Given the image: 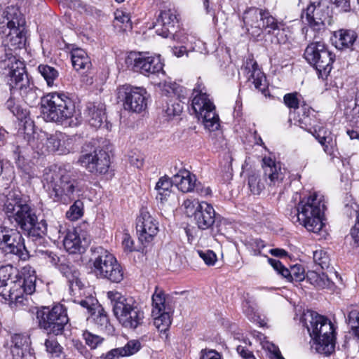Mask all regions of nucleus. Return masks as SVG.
Wrapping results in <instances>:
<instances>
[{"label": "nucleus", "mask_w": 359, "mask_h": 359, "mask_svg": "<svg viewBox=\"0 0 359 359\" xmlns=\"http://www.w3.org/2000/svg\"><path fill=\"white\" fill-rule=\"evenodd\" d=\"M4 211L11 224L20 228L22 231L33 239L48 236L56 242L65 233V228L56 219L38 221L34 208L31 205L27 197L19 191H11L4 205Z\"/></svg>", "instance_id": "nucleus-1"}, {"label": "nucleus", "mask_w": 359, "mask_h": 359, "mask_svg": "<svg viewBox=\"0 0 359 359\" xmlns=\"http://www.w3.org/2000/svg\"><path fill=\"white\" fill-rule=\"evenodd\" d=\"M44 187L55 202L68 204L83 191L81 182L76 175L49 170L43 175Z\"/></svg>", "instance_id": "nucleus-2"}, {"label": "nucleus", "mask_w": 359, "mask_h": 359, "mask_svg": "<svg viewBox=\"0 0 359 359\" xmlns=\"http://www.w3.org/2000/svg\"><path fill=\"white\" fill-rule=\"evenodd\" d=\"M304 323L312 340V348L325 355H330L335 348V332L332 322L315 312L304 315Z\"/></svg>", "instance_id": "nucleus-3"}, {"label": "nucleus", "mask_w": 359, "mask_h": 359, "mask_svg": "<svg viewBox=\"0 0 359 359\" xmlns=\"http://www.w3.org/2000/svg\"><path fill=\"white\" fill-rule=\"evenodd\" d=\"M14 269L11 265L0 267V295L13 307L25 304V295L35 291L36 276H29L17 281L11 280Z\"/></svg>", "instance_id": "nucleus-4"}, {"label": "nucleus", "mask_w": 359, "mask_h": 359, "mask_svg": "<svg viewBox=\"0 0 359 359\" xmlns=\"http://www.w3.org/2000/svg\"><path fill=\"white\" fill-rule=\"evenodd\" d=\"M325 208L322 196L313 193L299 201L294 215L291 216V220L293 223L299 222L309 231L318 233L324 226L323 217Z\"/></svg>", "instance_id": "nucleus-5"}, {"label": "nucleus", "mask_w": 359, "mask_h": 359, "mask_svg": "<svg viewBox=\"0 0 359 359\" xmlns=\"http://www.w3.org/2000/svg\"><path fill=\"white\" fill-rule=\"evenodd\" d=\"M5 63L8 68L7 83L11 94L18 90L25 102L29 105L34 104L39 98V90L31 83L24 62L15 56H11Z\"/></svg>", "instance_id": "nucleus-6"}, {"label": "nucleus", "mask_w": 359, "mask_h": 359, "mask_svg": "<svg viewBox=\"0 0 359 359\" xmlns=\"http://www.w3.org/2000/svg\"><path fill=\"white\" fill-rule=\"evenodd\" d=\"M107 297L111 301L114 316L124 327L135 330L143 323L144 311L132 297L126 298L116 291L108 292Z\"/></svg>", "instance_id": "nucleus-7"}, {"label": "nucleus", "mask_w": 359, "mask_h": 359, "mask_svg": "<svg viewBox=\"0 0 359 359\" xmlns=\"http://www.w3.org/2000/svg\"><path fill=\"white\" fill-rule=\"evenodd\" d=\"M41 109L46 121L62 123L73 117L75 104L65 94L55 92L41 98Z\"/></svg>", "instance_id": "nucleus-8"}, {"label": "nucleus", "mask_w": 359, "mask_h": 359, "mask_svg": "<svg viewBox=\"0 0 359 359\" xmlns=\"http://www.w3.org/2000/svg\"><path fill=\"white\" fill-rule=\"evenodd\" d=\"M36 319L39 328L53 336L62 335L69 322L67 310L62 304L55 305L51 309L43 307L38 310Z\"/></svg>", "instance_id": "nucleus-9"}, {"label": "nucleus", "mask_w": 359, "mask_h": 359, "mask_svg": "<svg viewBox=\"0 0 359 359\" xmlns=\"http://www.w3.org/2000/svg\"><path fill=\"white\" fill-rule=\"evenodd\" d=\"M194 95L191 102V109L198 119H201L205 129L210 132L219 130V118L215 111V106L206 93H203L201 86L194 89Z\"/></svg>", "instance_id": "nucleus-10"}, {"label": "nucleus", "mask_w": 359, "mask_h": 359, "mask_svg": "<svg viewBox=\"0 0 359 359\" xmlns=\"http://www.w3.org/2000/svg\"><path fill=\"white\" fill-rule=\"evenodd\" d=\"M305 59L311 65L314 66L318 76L326 79L332 69V63L335 55L320 41L309 43L304 52Z\"/></svg>", "instance_id": "nucleus-11"}, {"label": "nucleus", "mask_w": 359, "mask_h": 359, "mask_svg": "<svg viewBox=\"0 0 359 359\" xmlns=\"http://www.w3.org/2000/svg\"><path fill=\"white\" fill-rule=\"evenodd\" d=\"M0 251L5 255H15L22 260L29 257L24 238L16 229L0 228Z\"/></svg>", "instance_id": "nucleus-12"}, {"label": "nucleus", "mask_w": 359, "mask_h": 359, "mask_svg": "<svg viewBox=\"0 0 359 359\" xmlns=\"http://www.w3.org/2000/svg\"><path fill=\"white\" fill-rule=\"evenodd\" d=\"M127 67L145 76L163 72V64L160 57L146 56L141 53L131 52L125 59Z\"/></svg>", "instance_id": "nucleus-13"}, {"label": "nucleus", "mask_w": 359, "mask_h": 359, "mask_svg": "<svg viewBox=\"0 0 359 359\" xmlns=\"http://www.w3.org/2000/svg\"><path fill=\"white\" fill-rule=\"evenodd\" d=\"M147 92L144 88L123 85L117 89V98L127 111L140 113L147 107Z\"/></svg>", "instance_id": "nucleus-14"}, {"label": "nucleus", "mask_w": 359, "mask_h": 359, "mask_svg": "<svg viewBox=\"0 0 359 359\" xmlns=\"http://www.w3.org/2000/svg\"><path fill=\"white\" fill-rule=\"evenodd\" d=\"M78 162L89 172L96 175L106 174L111 163L108 152L101 149H95L92 152L83 154Z\"/></svg>", "instance_id": "nucleus-15"}, {"label": "nucleus", "mask_w": 359, "mask_h": 359, "mask_svg": "<svg viewBox=\"0 0 359 359\" xmlns=\"http://www.w3.org/2000/svg\"><path fill=\"white\" fill-rule=\"evenodd\" d=\"M136 229L139 240L144 245L151 243L158 232V222L147 208L140 209Z\"/></svg>", "instance_id": "nucleus-16"}, {"label": "nucleus", "mask_w": 359, "mask_h": 359, "mask_svg": "<svg viewBox=\"0 0 359 359\" xmlns=\"http://www.w3.org/2000/svg\"><path fill=\"white\" fill-rule=\"evenodd\" d=\"M302 18L305 16L310 29L306 33H321L325 31V20L327 18V6L321 3H311L302 13Z\"/></svg>", "instance_id": "nucleus-17"}, {"label": "nucleus", "mask_w": 359, "mask_h": 359, "mask_svg": "<svg viewBox=\"0 0 359 359\" xmlns=\"http://www.w3.org/2000/svg\"><path fill=\"white\" fill-rule=\"evenodd\" d=\"M77 302L87 310L93 322L100 330H106L108 329L110 323L107 313L102 305L99 304L97 299L88 296L84 299L79 300Z\"/></svg>", "instance_id": "nucleus-18"}, {"label": "nucleus", "mask_w": 359, "mask_h": 359, "mask_svg": "<svg viewBox=\"0 0 359 359\" xmlns=\"http://www.w3.org/2000/svg\"><path fill=\"white\" fill-rule=\"evenodd\" d=\"M262 168L265 181L270 187H278L289 174L280 162H276L271 157L263 158Z\"/></svg>", "instance_id": "nucleus-19"}, {"label": "nucleus", "mask_w": 359, "mask_h": 359, "mask_svg": "<svg viewBox=\"0 0 359 359\" xmlns=\"http://www.w3.org/2000/svg\"><path fill=\"white\" fill-rule=\"evenodd\" d=\"M90 260L93 262V273L100 278L105 271H108L110 264L115 263V257L103 248L99 247L93 251Z\"/></svg>", "instance_id": "nucleus-20"}, {"label": "nucleus", "mask_w": 359, "mask_h": 359, "mask_svg": "<svg viewBox=\"0 0 359 359\" xmlns=\"http://www.w3.org/2000/svg\"><path fill=\"white\" fill-rule=\"evenodd\" d=\"M177 22L175 11L168 9L162 11L154 25L156 33L162 37L167 38L173 34L175 25Z\"/></svg>", "instance_id": "nucleus-21"}, {"label": "nucleus", "mask_w": 359, "mask_h": 359, "mask_svg": "<svg viewBox=\"0 0 359 359\" xmlns=\"http://www.w3.org/2000/svg\"><path fill=\"white\" fill-rule=\"evenodd\" d=\"M194 220L200 229L206 230L211 228L215 222V211L212 205L204 201L198 204Z\"/></svg>", "instance_id": "nucleus-22"}, {"label": "nucleus", "mask_w": 359, "mask_h": 359, "mask_svg": "<svg viewBox=\"0 0 359 359\" xmlns=\"http://www.w3.org/2000/svg\"><path fill=\"white\" fill-rule=\"evenodd\" d=\"M57 269L67 279L72 292L80 290L83 287V285L79 278L80 272L79 269L66 257L61 259V263L57 266Z\"/></svg>", "instance_id": "nucleus-23"}, {"label": "nucleus", "mask_w": 359, "mask_h": 359, "mask_svg": "<svg viewBox=\"0 0 359 359\" xmlns=\"http://www.w3.org/2000/svg\"><path fill=\"white\" fill-rule=\"evenodd\" d=\"M335 46L337 48H351L359 52V38L354 30L341 29L334 32Z\"/></svg>", "instance_id": "nucleus-24"}, {"label": "nucleus", "mask_w": 359, "mask_h": 359, "mask_svg": "<svg viewBox=\"0 0 359 359\" xmlns=\"http://www.w3.org/2000/svg\"><path fill=\"white\" fill-rule=\"evenodd\" d=\"M105 105L102 102H89L86 105L85 116L90 126L99 128L106 119Z\"/></svg>", "instance_id": "nucleus-25"}, {"label": "nucleus", "mask_w": 359, "mask_h": 359, "mask_svg": "<svg viewBox=\"0 0 359 359\" xmlns=\"http://www.w3.org/2000/svg\"><path fill=\"white\" fill-rule=\"evenodd\" d=\"M70 142L67 137L62 133H55L46 137L45 145L48 152H58L59 154L69 153Z\"/></svg>", "instance_id": "nucleus-26"}, {"label": "nucleus", "mask_w": 359, "mask_h": 359, "mask_svg": "<svg viewBox=\"0 0 359 359\" xmlns=\"http://www.w3.org/2000/svg\"><path fill=\"white\" fill-rule=\"evenodd\" d=\"M3 23L6 20L9 29L25 28V18L20 11L15 6H8L3 12Z\"/></svg>", "instance_id": "nucleus-27"}, {"label": "nucleus", "mask_w": 359, "mask_h": 359, "mask_svg": "<svg viewBox=\"0 0 359 359\" xmlns=\"http://www.w3.org/2000/svg\"><path fill=\"white\" fill-rule=\"evenodd\" d=\"M172 178L174 184L182 192L188 193L194 191L196 177L189 170H180Z\"/></svg>", "instance_id": "nucleus-28"}, {"label": "nucleus", "mask_w": 359, "mask_h": 359, "mask_svg": "<svg viewBox=\"0 0 359 359\" xmlns=\"http://www.w3.org/2000/svg\"><path fill=\"white\" fill-rule=\"evenodd\" d=\"M30 344L29 337L26 334H15L11 337V353L14 359H22Z\"/></svg>", "instance_id": "nucleus-29"}, {"label": "nucleus", "mask_w": 359, "mask_h": 359, "mask_svg": "<svg viewBox=\"0 0 359 359\" xmlns=\"http://www.w3.org/2000/svg\"><path fill=\"white\" fill-rule=\"evenodd\" d=\"M87 244L86 238L81 240L79 234L76 231H69L63 240V245L65 250L71 254L81 252L84 250Z\"/></svg>", "instance_id": "nucleus-30"}, {"label": "nucleus", "mask_w": 359, "mask_h": 359, "mask_svg": "<svg viewBox=\"0 0 359 359\" xmlns=\"http://www.w3.org/2000/svg\"><path fill=\"white\" fill-rule=\"evenodd\" d=\"M71 59L73 67L76 71L87 72L91 68L92 63L87 53L81 48H75L71 50Z\"/></svg>", "instance_id": "nucleus-31"}, {"label": "nucleus", "mask_w": 359, "mask_h": 359, "mask_svg": "<svg viewBox=\"0 0 359 359\" xmlns=\"http://www.w3.org/2000/svg\"><path fill=\"white\" fill-rule=\"evenodd\" d=\"M248 74V81L252 84L255 89L266 95L267 89V83L264 73L259 69L256 62L252 65L251 69L249 68Z\"/></svg>", "instance_id": "nucleus-32"}, {"label": "nucleus", "mask_w": 359, "mask_h": 359, "mask_svg": "<svg viewBox=\"0 0 359 359\" xmlns=\"http://www.w3.org/2000/svg\"><path fill=\"white\" fill-rule=\"evenodd\" d=\"M284 26L282 22L278 21L268 10H265L259 29L266 31L269 34H278L284 30Z\"/></svg>", "instance_id": "nucleus-33"}, {"label": "nucleus", "mask_w": 359, "mask_h": 359, "mask_svg": "<svg viewBox=\"0 0 359 359\" xmlns=\"http://www.w3.org/2000/svg\"><path fill=\"white\" fill-rule=\"evenodd\" d=\"M172 184H174L173 178L171 180L166 175L161 177L155 186V190L157 192L156 200L162 203L166 201L171 194Z\"/></svg>", "instance_id": "nucleus-34"}, {"label": "nucleus", "mask_w": 359, "mask_h": 359, "mask_svg": "<svg viewBox=\"0 0 359 359\" xmlns=\"http://www.w3.org/2000/svg\"><path fill=\"white\" fill-rule=\"evenodd\" d=\"M152 310L151 316H156L159 312H170V308L166 302V294L163 291L156 288L152 295Z\"/></svg>", "instance_id": "nucleus-35"}, {"label": "nucleus", "mask_w": 359, "mask_h": 359, "mask_svg": "<svg viewBox=\"0 0 359 359\" xmlns=\"http://www.w3.org/2000/svg\"><path fill=\"white\" fill-rule=\"evenodd\" d=\"M264 11L265 10L257 8H250L245 11L243 16V22L245 26L259 29Z\"/></svg>", "instance_id": "nucleus-36"}, {"label": "nucleus", "mask_w": 359, "mask_h": 359, "mask_svg": "<svg viewBox=\"0 0 359 359\" xmlns=\"http://www.w3.org/2000/svg\"><path fill=\"white\" fill-rule=\"evenodd\" d=\"M306 278L311 284L320 289L330 287L332 285L327 274L324 272L309 271L306 273Z\"/></svg>", "instance_id": "nucleus-37"}, {"label": "nucleus", "mask_w": 359, "mask_h": 359, "mask_svg": "<svg viewBox=\"0 0 359 359\" xmlns=\"http://www.w3.org/2000/svg\"><path fill=\"white\" fill-rule=\"evenodd\" d=\"M123 268L115 258V263L110 264L108 271H105L100 278H105L112 283H118L123 280Z\"/></svg>", "instance_id": "nucleus-38"}, {"label": "nucleus", "mask_w": 359, "mask_h": 359, "mask_svg": "<svg viewBox=\"0 0 359 359\" xmlns=\"http://www.w3.org/2000/svg\"><path fill=\"white\" fill-rule=\"evenodd\" d=\"M354 338L359 341V309L351 307L346 319Z\"/></svg>", "instance_id": "nucleus-39"}, {"label": "nucleus", "mask_w": 359, "mask_h": 359, "mask_svg": "<svg viewBox=\"0 0 359 359\" xmlns=\"http://www.w3.org/2000/svg\"><path fill=\"white\" fill-rule=\"evenodd\" d=\"M25 28L10 29L6 40L14 48H21L25 42Z\"/></svg>", "instance_id": "nucleus-40"}, {"label": "nucleus", "mask_w": 359, "mask_h": 359, "mask_svg": "<svg viewBox=\"0 0 359 359\" xmlns=\"http://www.w3.org/2000/svg\"><path fill=\"white\" fill-rule=\"evenodd\" d=\"M38 72L43 77L49 86L53 85L54 81L59 75L56 69L47 65H39Z\"/></svg>", "instance_id": "nucleus-41"}, {"label": "nucleus", "mask_w": 359, "mask_h": 359, "mask_svg": "<svg viewBox=\"0 0 359 359\" xmlns=\"http://www.w3.org/2000/svg\"><path fill=\"white\" fill-rule=\"evenodd\" d=\"M114 26L119 27L123 31L132 29L129 14L123 11L117 10L114 13Z\"/></svg>", "instance_id": "nucleus-42"}, {"label": "nucleus", "mask_w": 359, "mask_h": 359, "mask_svg": "<svg viewBox=\"0 0 359 359\" xmlns=\"http://www.w3.org/2000/svg\"><path fill=\"white\" fill-rule=\"evenodd\" d=\"M152 317L154 325L161 332L165 331L171 324L170 312H159Z\"/></svg>", "instance_id": "nucleus-43"}, {"label": "nucleus", "mask_w": 359, "mask_h": 359, "mask_svg": "<svg viewBox=\"0 0 359 359\" xmlns=\"http://www.w3.org/2000/svg\"><path fill=\"white\" fill-rule=\"evenodd\" d=\"M248 186L253 194L259 195L265 188V183L259 175L253 172L248 177Z\"/></svg>", "instance_id": "nucleus-44"}, {"label": "nucleus", "mask_w": 359, "mask_h": 359, "mask_svg": "<svg viewBox=\"0 0 359 359\" xmlns=\"http://www.w3.org/2000/svg\"><path fill=\"white\" fill-rule=\"evenodd\" d=\"M83 215V203L80 200H76L66 212V217L70 221H76Z\"/></svg>", "instance_id": "nucleus-45"}, {"label": "nucleus", "mask_w": 359, "mask_h": 359, "mask_svg": "<svg viewBox=\"0 0 359 359\" xmlns=\"http://www.w3.org/2000/svg\"><path fill=\"white\" fill-rule=\"evenodd\" d=\"M320 142L319 143L323 147V151L332 158H334L337 152L336 137L332 135L330 137H320Z\"/></svg>", "instance_id": "nucleus-46"}, {"label": "nucleus", "mask_w": 359, "mask_h": 359, "mask_svg": "<svg viewBox=\"0 0 359 359\" xmlns=\"http://www.w3.org/2000/svg\"><path fill=\"white\" fill-rule=\"evenodd\" d=\"M142 347L141 342L137 339H131L121 347H118L124 357H128L137 353Z\"/></svg>", "instance_id": "nucleus-47"}, {"label": "nucleus", "mask_w": 359, "mask_h": 359, "mask_svg": "<svg viewBox=\"0 0 359 359\" xmlns=\"http://www.w3.org/2000/svg\"><path fill=\"white\" fill-rule=\"evenodd\" d=\"M38 254L41 259L57 269L61 263V259L65 257V256L59 257L56 253L50 250H39Z\"/></svg>", "instance_id": "nucleus-48"}, {"label": "nucleus", "mask_w": 359, "mask_h": 359, "mask_svg": "<svg viewBox=\"0 0 359 359\" xmlns=\"http://www.w3.org/2000/svg\"><path fill=\"white\" fill-rule=\"evenodd\" d=\"M83 337L86 344L92 349H95L104 341L103 337L93 334L87 330L83 332Z\"/></svg>", "instance_id": "nucleus-49"}, {"label": "nucleus", "mask_w": 359, "mask_h": 359, "mask_svg": "<svg viewBox=\"0 0 359 359\" xmlns=\"http://www.w3.org/2000/svg\"><path fill=\"white\" fill-rule=\"evenodd\" d=\"M48 337L45 340L44 346L46 351L55 355H58L62 352V347L55 338V336L48 335Z\"/></svg>", "instance_id": "nucleus-50"}, {"label": "nucleus", "mask_w": 359, "mask_h": 359, "mask_svg": "<svg viewBox=\"0 0 359 359\" xmlns=\"http://www.w3.org/2000/svg\"><path fill=\"white\" fill-rule=\"evenodd\" d=\"M313 261L322 269H327L330 266L329 257L327 252L323 250H317L313 252Z\"/></svg>", "instance_id": "nucleus-51"}, {"label": "nucleus", "mask_w": 359, "mask_h": 359, "mask_svg": "<svg viewBox=\"0 0 359 359\" xmlns=\"http://www.w3.org/2000/svg\"><path fill=\"white\" fill-rule=\"evenodd\" d=\"M5 106L14 116L18 118H22L25 114L24 110L20 107L15 99L11 96L9 99L6 102Z\"/></svg>", "instance_id": "nucleus-52"}, {"label": "nucleus", "mask_w": 359, "mask_h": 359, "mask_svg": "<svg viewBox=\"0 0 359 359\" xmlns=\"http://www.w3.org/2000/svg\"><path fill=\"white\" fill-rule=\"evenodd\" d=\"M297 121L302 128L311 133L313 131L314 128L317 126L314 124L316 122L314 117H311L309 115L306 114L305 112H304L302 117H300Z\"/></svg>", "instance_id": "nucleus-53"}, {"label": "nucleus", "mask_w": 359, "mask_h": 359, "mask_svg": "<svg viewBox=\"0 0 359 359\" xmlns=\"http://www.w3.org/2000/svg\"><path fill=\"white\" fill-rule=\"evenodd\" d=\"M183 107L179 102L170 101L167 104L166 108L164 109L165 115L168 118L180 115L182 111Z\"/></svg>", "instance_id": "nucleus-54"}, {"label": "nucleus", "mask_w": 359, "mask_h": 359, "mask_svg": "<svg viewBox=\"0 0 359 359\" xmlns=\"http://www.w3.org/2000/svg\"><path fill=\"white\" fill-rule=\"evenodd\" d=\"M298 93H287L284 95L283 100L285 104L289 107L290 109H299V100L298 98Z\"/></svg>", "instance_id": "nucleus-55"}, {"label": "nucleus", "mask_w": 359, "mask_h": 359, "mask_svg": "<svg viewBox=\"0 0 359 359\" xmlns=\"http://www.w3.org/2000/svg\"><path fill=\"white\" fill-rule=\"evenodd\" d=\"M198 254L207 265L212 266L217 261V255L212 250H198Z\"/></svg>", "instance_id": "nucleus-56"}, {"label": "nucleus", "mask_w": 359, "mask_h": 359, "mask_svg": "<svg viewBox=\"0 0 359 359\" xmlns=\"http://www.w3.org/2000/svg\"><path fill=\"white\" fill-rule=\"evenodd\" d=\"M268 262L274 270L283 278L290 275V270L285 268L279 260L269 258Z\"/></svg>", "instance_id": "nucleus-57"}, {"label": "nucleus", "mask_w": 359, "mask_h": 359, "mask_svg": "<svg viewBox=\"0 0 359 359\" xmlns=\"http://www.w3.org/2000/svg\"><path fill=\"white\" fill-rule=\"evenodd\" d=\"M290 275L288 277H284L288 281H300L305 278L303 269L297 266H292L290 270Z\"/></svg>", "instance_id": "nucleus-58"}, {"label": "nucleus", "mask_w": 359, "mask_h": 359, "mask_svg": "<svg viewBox=\"0 0 359 359\" xmlns=\"http://www.w3.org/2000/svg\"><path fill=\"white\" fill-rule=\"evenodd\" d=\"M198 201L196 200H191L189 198H187L184 201L182 206L185 210V212L188 215H194L195 216V212L196 210V207L198 204H200Z\"/></svg>", "instance_id": "nucleus-59"}, {"label": "nucleus", "mask_w": 359, "mask_h": 359, "mask_svg": "<svg viewBox=\"0 0 359 359\" xmlns=\"http://www.w3.org/2000/svg\"><path fill=\"white\" fill-rule=\"evenodd\" d=\"M313 137L318 140V142H320V137H330L332 135L331 132L323 127L321 126H316V128H314L313 131H312L311 133Z\"/></svg>", "instance_id": "nucleus-60"}, {"label": "nucleus", "mask_w": 359, "mask_h": 359, "mask_svg": "<svg viewBox=\"0 0 359 359\" xmlns=\"http://www.w3.org/2000/svg\"><path fill=\"white\" fill-rule=\"evenodd\" d=\"M159 87L165 95H170L171 93H176L177 85L176 83L164 81L159 83Z\"/></svg>", "instance_id": "nucleus-61"}, {"label": "nucleus", "mask_w": 359, "mask_h": 359, "mask_svg": "<svg viewBox=\"0 0 359 359\" xmlns=\"http://www.w3.org/2000/svg\"><path fill=\"white\" fill-rule=\"evenodd\" d=\"M122 245L126 251L132 252L135 250L134 241L128 233H124L122 236Z\"/></svg>", "instance_id": "nucleus-62"}, {"label": "nucleus", "mask_w": 359, "mask_h": 359, "mask_svg": "<svg viewBox=\"0 0 359 359\" xmlns=\"http://www.w3.org/2000/svg\"><path fill=\"white\" fill-rule=\"evenodd\" d=\"M243 311L250 320H255L256 315L255 308L250 304L249 301H245L243 303Z\"/></svg>", "instance_id": "nucleus-63"}, {"label": "nucleus", "mask_w": 359, "mask_h": 359, "mask_svg": "<svg viewBox=\"0 0 359 359\" xmlns=\"http://www.w3.org/2000/svg\"><path fill=\"white\" fill-rule=\"evenodd\" d=\"M194 186L195 187L193 191H195L198 195L201 196H207L210 195L211 189L209 187H205L200 182H197V180L196 181Z\"/></svg>", "instance_id": "nucleus-64"}]
</instances>
